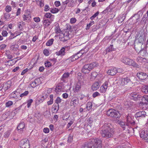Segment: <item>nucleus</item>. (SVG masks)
<instances>
[{"label": "nucleus", "mask_w": 148, "mask_h": 148, "mask_svg": "<svg viewBox=\"0 0 148 148\" xmlns=\"http://www.w3.org/2000/svg\"><path fill=\"white\" fill-rule=\"evenodd\" d=\"M102 136L106 138L112 137L114 131L112 125L109 123H105L100 129Z\"/></svg>", "instance_id": "obj_1"}, {"label": "nucleus", "mask_w": 148, "mask_h": 148, "mask_svg": "<svg viewBox=\"0 0 148 148\" xmlns=\"http://www.w3.org/2000/svg\"><path fill=\"white\" fill-rule=\"evenodd\" d=\"M82 148H102L101 140L97 138L91 139L89 142L83 144Z\"/></svg>", "instance_id": "obj_2"}, {"label": "nucleus", "mask_w": 148, "mask_h": 148, "mask_svg": "<svg viewBox=\"0 0 148 148\" xmlns=\"http://www.w3.org/2000/svg\"><path fill=\"white\" fill-rule=\"evenodd\" d=\"M98 65L96 62L85 64L82 69V72L84 74L88 73L92 69L97 66Z\"/></svg>", "instance_id": "obj_3"}, {"label": "nucleus", "mask_w": 148, "mask_h": 148, "mask_svg": "<svg viewBox=\"0 0 148 148\" xmlns=\"http://www.w3.org/2000/svg\"><path fill=\"white\" fill-rule=\"evenodd\" d=\"M107 115L114 119L119 118L121 115L119 111L114 109H110L107 112Z\"/></svg>", "instance_id": "obj_4"}, {"label": "nucleus", "mask_w": 148, "mask_h": 148, "mask_svg": "<svg viewBox=\"0 0 148 148\" xmlns=\"http://www.w3.org/2000/svg\"><path fill=\"white\" fill-rule=\"evenodd\" d=\"M21 91L20 89H17L16 91L14 92V93L13 94V97L16 98H18V97L19 96L20 97H23L29 94V91H26L20 94V92H19Z\"/></svg>", "instance_id": "obj_5"}, {"label": "nucleus", "mask_w": 148, "mask_h": 148, "mask_svg": "<svg viewBox=\"0 0 148 148\" xmlns=\"http://www.w3.org/2000/svg\"><path fill=\"white\" fill-rule=\"evenodd\" d=\"M20 144L21 148H30V144L29 141L27 139L21 140Z\"/></svg>", "instance_id": "obj_6"}, {"label": "nucleus", "mask_w": 148, "mask_h": 148, "mask_svg": "<svg viewBox=\"0 0 148 148\" xmlns=\"http://www.w3.org/2000/svg\"><path fill=\"white\" fill-rule=\"evenodd\" d=\"M145 34L144 30L142 29L137 33L136 36V37L142 41L144 40Z\"/></svg>", "instance_id": "obj_7"}, {"label": "nucleus", "mask_w": 148, "mask_h": 148, "mask_svg": "<svg viewBox=\"0 0 148 148\" xmlns=\"http://www.w3.org/2000/svg\"><path fill=\"white\" fill-rule=\"evenodd\" d=\"M133 94H131L132 97L131 99H133L135 101H139V102H143L145 101L146 100V96H144L139 97L138 96H136V95L133 96Z\"/></svg>", "instance_id": "obj_8"}, {"label": "nucleus", "mask_w": 148, "mask_h": 148, "mask_svg": "<svg viewBox=\"0 0 148 148\" xmlns=\"http://www.w3.org/2000/svg\"><path fill=\"white\" fill-rule=\"evenodd\" d=\"M137 76L140 79L145 80L147 77L148 75L145 73L140 72L137 73Z\"/></svg>", "instance_id": "obj_9"}, {"label": "nucleus", "mask_w": 148, "mask_h": 148, "mask_svg": "<svg viewBox=\"0 0 148 148\" xmlns=\"http://www.w3.org/2000/svg\"><path fill=\"white\" fill-rule=\"evenodd\" d=\"M126 119L127 121L126 123L129 127L130 126V125H134L135 122L132 120L131 116L128 115L127 116Z\"/></svg>", "instance_id": "obj_10"}, {"label": "nucleus", "mask_w": 148, "mask_h": 148, "mask_svg": "<svg viewBox=\"0 0 148 148\" xmlns=\"http://www.w3.org/2000/svg\"><path fill=\"white\" fill-rule=\"evenodd\" d=\"M122 61L123 63L130 66H131L132 64H133L132 63H134L133 60L127 58H124Z\"/></svg>", "instance_id": "obj_11"}, {"label": "nucleus", "mask_w": 148, "mask_h": 148, "mask_svg": "<svg viewBox=\"0 0 148 148\" xmlns=\"http://www.w3.org/2000/svg\"><path fill=\"white\" fill-rule=\"evenodd\" d=\"M121 84L122 85H125L128 83L130 82L131 80L130 79L127 77L125 78H122L121 79Z\"/></svg>", "instance_id": "obj_12"}, {"label": "nucleus", "mask_w": 148, "mask_h": 148, "mask_svg": "<svg viewBox=\"0 0 148 148\" xmlns=\"http://www.w3.org/2000/svg\"><path fill=\"white\" fill-rule=\"evenodd\" d=\"M117 122L122 128L123 130H125L126 128L127 129L129 127L126 123H125L124 122L118 120Z\"/></svg>", "instance_id": "obj_13"}, {"label": "nucleus", "mask_w": 148, "mask_h": 148, "mask_svg": "<svg viewBox=\"0 0 148 148\" xmlns=\"http://www.w3.org/2000/svg\"><path fill=\"white\" fill-rule=\"evenodd\" d=\"M145 16L146 14L144 15L140 21L138 22V24L140 26L142 25L144 27V25H145L148 20L147 17H146Z\"/></svg>", "instance_id": "obj_14"}, {"label": "nucleus", "mask_w": 148, "mask_h": 148, "mask_svg": "<svg viewBox=\"0 0 148 148\" xmlns=\"http://www.w3.org/2000/svg\"><path fill=\"white\" fill-rule=\"evenodd\" d=\"M108 83L107 82H106L100 88V91L101 93H105L106 90L108 87Z\"/></svg>", "instance_id": "obj_15"}, {"label": "nucleus", "mask_w": 148, "mask_h": 148, "mask_svg": "<svg viewBox=\"0 0 148 148\" xmlns=\"http://www.w3.org/2000/svg\"><path fill=\"white\" fill-rule=\"evenodd\" d=\"M146 112L144 111H140L137 112L135 115V117L137 118L139 117H145L146 115Z\"/></svg>", "instance_id": "obj_16"}, {"label": "nucleus", "mask_w": 148, "mask_h": 148, "mask_svg": "<svg viewBox=\"0 0 148 148\" xmlns=\"http://www.w3.org/2000/svg\"><path fill=\"white\" fill-rule=\"evenodd\" d=\"M22 17L24 21H26L28 23H29L31 22V14H29L26 15L24 14L22 16Z\"/></svg>", "instance_id": "obj_17"}, {"label": "nucleus", "mask_w": 148, "mask_h": 148, "mask_svg": "<svg viewBox=\"0 0 148 148\" xmlns=\"http://www.w3.org/2000/svg\"><path fill=\"white\" fill-rule=\"evenodd\" d=\"M117 72V69L116 68H114L109 70L107 73L108 75L112 76L115 75Z\"/></svg>", "instance_id": "obj_18"}, {"label": "nucleus", "mask_w": 148, "mask_h": 148, "mask_svg": "<svg viewBox=\"0 0 148 148\" xmlns=\"http://www.w3.org/2000/svg\"><path fill=\"white\" fill-rule=\"evenodd\" d=\"M55 54L58 56H63L65 54V48L62 47L61 49L58 51L56 52Z\"/></svg>", "instance_id": "obj_19"}, {"label": "nucleus", "mask_w": 148, "mask_h": 148, "mask_svg": "<svg viewBox=\"0 0 148 148\" xmlns=\"http://www.w3.org/2000/svg\"><path fill=\"white\" fill-rule=\"evenodd\" d=\"M78 53L75 54L74 55L72 56L71 57L67 59V60H71V62L74 61L78 59L80 57L78 55Z\"/></svg>", "instance_id": "obj_20"}, {"label": "nucleus", "mask_w": 148, "mask_h": 148, "mask_svg": "<svg viewBox=\"0 0 148 148\" xmlns=\"http://www.w3.org/2000/svg\"><path fill=\"white\" fill-rule=\"evenodd\" d=\"M140 137L144 140H145L148 137L147 132L144 130L140 134Z\"/></svg>", "instance_id": "obj_21"}, {"label": "nucleus", "mask_w": 148, "mask_h": 148, "mask_svg": "<svg viewBox=\"0 0 148 148\" xmlns=\"http://www.w3.org/2000/svg\"><path fill=\"white\" fill-rule=\"evenodd\" d=\"M25 127V123L21 121L18 125L17 128L19 132L23 131V130Z\"/></svg>", "instance_id": "obj_22"}, {"label": "nucleus", "mask_w": 148, "mask_h": 148, "mask_svg": "<svg viewBox=\"0 0 148 148\" xmlns=\"http://www.w3.org/2000/svg\"><path fill=\"white\" fill-rule=\"evenodd\" d=\"M100 85L98 82H95L92 85L91 89L93 91L97 90L99 88Z\"/></svg>", "instance_id": "obj_23"}, {"label": "nucleus", "mask_w": 148, "mask_h": 148, "mask_svg": "<svg viewBox=\"0 0 148 148\" xmlns=\"http://www.w3.org/2000/svg\"><path fill=\"white\" fill-rule=\"evenodd\" d=\"M10 84V83L8 84V83H6L3 84V91H4V92H5L6 90L9 88L11 86Z\"/></svg>", "instance_id": "obj_24"}, {"label": "nucleus", "mask_w": 148, "mask_h": 148, "mask_svg": "<svg viewBox=\"0 0 148 148\" xmlns=\"http://www.w3.org/2000/svg\"><path fill=\"white\" fill-rule=\"evenodd\" d=\"M40 81V80L39 78L36 79L34 82H31V86L33 88L36 87V85L34 84V83H36V85H38L39 84Z\"/></svg>", "instance_id": "obj_25"}, {"label": "nucleus", "mask_w": 148, "mask_h": 148, "mask_svg": "<svg viewBox=\"0 0 148 148\" xmlns=\"http://www.w3.org/2000/svg\"><path fill=\"white\" fill-rule=\"evenodd\" d=\"M58 102H56L53 106L52 110L55 112H57L59 109Z\"/></svg>", "instance_id": "obj_26"}, {"label": "nucleus", "mask_w": 148, "mask_h": 148, "mask_svg": "<svg viewBox=\"0 0 148 148\" xmlns=\"http://www.w3.org/2000/svg\"><path fill=\"white\" fill-rule=\"evenodd\" d=\"M81 84L80 82L79 81L77 83L75 89H74V91L78 92L80 90Z\"/></svg>", "instance_id": "obj_27"}, {"label": "nucleus", "mask_w": 148, "mask_h": 148, "mask_svg": "<svg viewBox=\"0 0 148 148\" xmlns=\"http://www.w3.org/2000/svg\"><path fill=\"white\" fill-rule=\"evenodd\" d=\"M140 55L143 57H145L148 56V53L146 52L145 49H143L140 50L139 52Z\"/></svg>", "instance_id": "obj_28"}, {"label": "nucleus", "mask_w": 148, "mask_h": 148, "mask_svg": "<svg viewBox=\"0 0 148 148\" xmlns=\"http://www.w3.org/2000/svg\"><path fill=\"white\" fill-rule=\"evenodd\" d=\"M69 73L68 72L64 73L61 78V80L64 82L65 81V79L68 78L69 77Z\"/></svg>", "instance_id": "obj_29"}, {"label": "nucleus", "mask_w": 148, "mask_h": 148, "mask_svg": "<svg viewBox=\"0 0 148 148\" xmlns=\"http://www.w3.org/2000/svg\"><path fill=\"white\" fill-rule=\"evenodd\" d=\"M43 22L44 25L46 27L48 26L51 23V22L49 19H46L45 18H43Z\"/></svg>", "instance_id": "obj_30"}, {"label": "nucleus", "mask_w": 148, "mask_h": 148, "mask_svg": "<svg viewBox=\"0 0 148 148\" xmlns=\"http://www.w3.org/2000/svg\"><path fill=\"white\" fill-rule=\"evenodd\" d=\"M141 91L145 94L148 93V85L143 86L142 87Z\"/></svg>", "instance_id": "obj_31"}, {"label": "nucleus", "mask_w": 148, "mask_h": 148, "mask_svg": "<svg viewBox=\"0 0 148 148\" xmlns=\"http://www.w3.org/2000/svg\"><path fill=\"white\" fill-rule=\"evenodd\" d=\"M63 39L62 41L64 42H66L69 39V34L68 33H66L64 34ZM63 39V38H62Z\"/></svg>", "instance_id": "obj_32"}, {"label": "nucleus", "mask_w": 148, "mask_h": 148, "mask_svg": "<svg viewBox=\"0 0 148 148\" xmlns=\"http://www.w3.org/2000/svg\"><path fill=\"white\" fill-rule=\"evenodd\" d=\"M146 59L141 57H138L136 59L137 62L139 63H142L145 61Z\"/></svg>", "instance_id": "obj_33"}, {"label": "nucleus", "mask_w": 148, "mask_h": 148, "mask_svg": "<svg viewBox=\"0 0 148 148\" xmlns=\"http://www.w3.org/2000/svg\"><path fill=\"white\" fill-rule=\"evenodd\" d=\"M106 50L107 52H110V51H115V49L113 47V45H111L106 49Z\"/></svg>", "instance_id": "obj_34"}, {"label": "nucleus", "mask_w": 148, "mask_h": 148, "mask_svg": "<svg viewBox=\"0 0 148 148\" xmlns=\"http://www.w3.org/2000/svg\"><path fill=\"white\" fill-rule=\"evenodd\" d=\"M10 47L12 51H14V49H15L16 51H17V49L18 48V46L17 44H14L11 45Z\"/></svg>", "instance_id": "obj_35"}, {"label": "nucleus", "mask_w": 148, "mask_h": 148, "mask_svg": "<svg viewBox=\"0 0 148 148\" xmlns=\"http://www.w3.org/2000/svg\"><path fill=\"white\" fill-rule=\"evenodd\" d=\"M54 41V39L53 38H51L47 42L46 45L48 46H51L53 43Z\"/></svg>", "instance_id": "obj_36"}, {"label": "nucleus", "mask_w": 148, "mask_h": 148, "mask_svg": "<svg viewBox=\"0 0 148 148\" xmlns=\"http://www.w3.org/2000/svg\"><path fill=\"white\" fill-rule=\"evenodd\" d=\"M69 0H66L62 2V7L64 10L65 9L66 6V5L69 3Z\"/></svg>", "instance_id": "obj_37"}, {"label": "nucleus", "mask_w": 148, "mask_h": 148, "mask_svg": "<svg viewBox=\"0 0 148 148\" xmlns=\"http://www.w3.org/2000/svg\"><path fill=\"white\" fill-rule=\"evenodd\" d=\"M133 64H132L131 66H133L134 67H135L137 70H139L140 69V66H139L137 63L136 62H135L134 61V63H133Z\"/></svg>", "instance_id": "obj_38"}, {"label": "nucleus", "mask_w": 148, "mask_h": 148, "mask_svg": "<svg viewBox=\"0 0 148 148\" xmlns=\"http://www.w3.org/2000/svg\"><path fill=\"white\" fill-rule=\"evenodd\" d=\"M62 86L57 85L55 89V91L56 92H60L62 90Z\"/></svg>", "instance_id": "obj_39"}, {"label": "nucleus", "mask_w": 148, "mask_h": 148, "mask_svg": "<svg viewBox=\"0 0 148 148\" xmlns=\"http://www.w3.org/2000/svg\"><path fill=\"white\" fill-rule=\"evenodd\" d=\"M43 115L45 117L49 118V115H50V112L49 110H46L45 112L43 113Z\"/></svg>", "instance_id": "obj_40"}, {"label": "nucleus", "mask_w": 148, "mask_h": 148, "mask_svg": "<svg viewBox=\"0 0 148 148\" xmlns=\"http://www.w3.org/2000/svg\"><path fill=\"white\" fill-rule=\"evenodd\" d=\"M59 10L57 8H51L50 11L52 13H55L59 11Z\"/></svg>", "instance_id": "obj_41"}, {"label": "nucleus", "mask_w": 148, "mask_h": 148, "mask_svg": "<svg viewBox=\"0 0 148 148\" xmlns=\"http://www.w3.org/2000/svg\"><path fill=\"white\" fill-rule=\"evenodd\" d=\"M94 23V22L93 21H91L90 22V23L87 24L86 27V30L89 29L90 27Z\"/></svg>", "instance_id": "obj_42"}, {"label": "nucleus", "mask_w": 148, "mask_h": 148, "mask_svg": "<svg viewBox=\"0 0 148 148\" xmlns=\"http://www.w3.org/2000/svg\"><path fill=\"white\" fill-rule=\"evenodd\" d=\"M55 31V33L57 34L60 33L61 32L60 28L58 25L56 27Z\"/></svg>", "instance_id": "obj_43"}, {"label": "nucleus", "mask_w": 148, "mask_h": 148, "mask_svg": "<svg viewBox=\"0 0 148 148\" xmlns=\"http://www.w3.org/2000/svg\"><path fill=\"white\" fill-rule=\"evenodd\" d=\"M12 8L9 5H7L5 8V10L7 12H9L11 11Z\"/></svg>", "instance_id": "obj_44"}, {"label": "nucleus", "mask_w": 148, "mask_h": 148, "mask_svg": "<svg viewBox=\"0 0 148 148\" xmlns=\"http://www.w3.org/2000/svg\"><path fill=\"white\" fill-rule=\"evenodd\" d=\"M92 105V102H88L86 106L87 109L88 110H89L91 108Z\"/></svg>", "instance_id": "obj_45"}, {"label": "nucleus", "mask_w": 148, "mask_h": 148, "mask_svg": "<svg viewBox=\"0 0 148 148\" xmlns=\"http://www.w3.org/2000/svg\"><path fill=\"white\" fill-rule=\"evenodd\" d=\"M52 15V14L50 13H47L44 15L43 18H49Z\"/></svg>", "instance_id": "obj_46"}, {"label": "nucleus", "mask_w": 148, "mask_h": 148, "mask_svg": "<svg viewBox=\"0 0 148 148\" xmlns=\"http://www.w3.org/2000/svg\"><path fill=\"white\" fill-rule=\"evenodd\" d=\"M99 12L98 11L96 13H95L90 18L91 20H93L95 17L97 16L99 14Z\"/></svg>", "instance_id": "obj_47"}, {"label": "nucleus", "mask_w": 148, "mask_h": 148, "mask_svg": "<svg viewBox=\"0 0 148 148\" xmlns=\"http://www.w3.org/2000/svg\"><path fill=\"white\" fill-rule=\"evenodd\" d=\"M45 66L46 67H49L51 66V63L49 61L46 62L45 63Z\"/></svg>", "instance_id": "obj_48"}, {"label": "nucleus", "mask_w": 148, "mask_h": 148, "mask_svg": "<svg viewBox=\"0 0 148 148\" xmlns=\"http://www.w3.org/2000/svg\"><path fill=\"white\" fill-rule=\"evenodd\" d=\"M43 53L46 56H48L49 55V51L48 50L45 49L43 50Z\"/></svg>", "instance_id": "obj_49"}, {"label": "nucleus", "mask_w": 148, "mask_h": 148, "mask_svg": "<svg viewBox=\"0 0 148 148\" xmlns=\"http://www.w3.org/2000/svg\"><path fill=\"white\" fill-rule=\"evenodd\" d=\"M8 33L5 30L3 31L2 32V35L3 37H6Z\"/></svg>", "instance_id": "obj_50"}, {"label": "nucleus", "mask_w": 148, "mask_h": 148, "mask_svg": "<svg viewBox=\"0 0 148 148\" xmlns=\"http://www.w3.org/2000/svg\"><path fill=\"white\" fill-rule=\"evenodd\" d=\"M100 94L98 92H96L92 94V97L95 98L97 96H100Z\"/></svg>", "instance_id": "obj_51"}, {"label": "nucleus", "mask_w": 148, "mask_h": 148, "mask_svg": "<svg viewBox=\"0 0 148 148\" xmlns=\"http://www.w3.org/2000/svg\"><path fill=\"white\" fill-rule=\"evenodd\" d=\"M73 136L71 135V134L69 135V136L68 138V142L69 143H71L73 141Z\"/></svg>", "instance_id": "obj_52"}, {"label": "nucleus", "mask_w": 148, "mask_h": 148, "mask_svg": "<svg viewBox=\"0 0 148 148\" xmlns=\"http://www.w3.org/2000/svg\"><path fill=\"white\" fill-rule=\"evenodd\" d=\"M6 45L5 44H3L0 45V50H3V49L6 47Z\"/></svg>", "instance_id": "obj_53"}, {"label": "nucleus", "mask_w": 148, "mask_h": 148, "mask_svg": "<svg viewBox=\"0 0 148 148\" xmlns=\"http://www.w3.org/2000/svg\"><path fill=\"white\" fill-rule=\"evenodd\" d=\"M10 132L9 131H7V132H5V135H4V136L5 137H8L9 135H10Z\"/></svg>", "instance_id": "obj_54"}, {"label": "nucleus", "mask_w": 148, "mask_h": 148, "mask_svg": "<svg viewBox=\"0 0 148 148\" xmlns=\"http://www.w3.org/2000/svg\"><path fill=\"white\" fill-rule=\"evenodd\" d=\"M76 19L75 18H71L70 19V23H74L76 22Z\"/></svg>", "instance_id": "obj_55"}, {"label": "nucleus", "mask_w": 148, "mask_h": 148, "mask_svg": "<svg viewBox=\"0 0 148 148\" xmlns=\"http://www.w3.org/2000/svg\"><path fill=\"white\" fill-rule=\"evenodd\" d=\"M34 21L36 23H38L40 21V19L39 17H34Z\"/></svg>", "instance_id": "obj_56"}, {"label": "nucleus", "mask_w": 148, "mask_h": 148, "mask_svg": "<svg viewBox=\"0 0 148 148\" xmlns=\"http://www.w3.org/2000/svg\"><path fill=\"white\" fill-rule=\"evenodd\" d=\"M114 1L111 3L108 7H110L109 8V9H110V10H109V12L111 11L114 8V7H112V6Z\"/></svg>", "instance_id": "obj_57"}, {"label": "nucleus", "mask_w": 148, "mask_h": 148, "mask_svg": "<svg viewBox=\"0 0 148 148\" xmlns=\"http://www.w3.org/2000/svg\"><path fill=\"white\" fill-rule=\"evenodd\" d=\"M54 4L56 7H58L60 5V3L59 1H56L55 2Z\"/></svg>", "instance_id": "obj_58"}, {"label": "nucleus", "mask_w": 148, "mask_h": 148, "mask_svg": "<svg viewBox=\"0 0 148 148\" xmlns=\"http://www.w3.org/2000/svg\"><path fill=\"white\" fill-rule=\"evenodd\" d=\"M73 120L72 119L70 121V122L68 123L67 125L68 128H69L73 124Z\"/></svg>", "instance_id": "obj_59"}, {"label": "nucleus", "mask_w": 148, "mask_h": 148, "mask_svg": "<svg viewBox=\"0 0 148 148\" xmlns=\"http://www.w3.org/2000/svg\"><path fill=\"white\" fill-rule=\"evenodd\" d=\"M13 104V102H6L5 106L6 107H9Z\"/></svg>", "instance_id": "obj_60"}, {"label": "nucleus", "mask_w": 148, "mask_h": 148, "mask_svg": "<svg viewBox=\"0 0 148 148\" xmlns=\"http://www.w3.org/2000/svg\"><path fill=\"white\" fill-rule=\"evenodd\" d=\"M14 36V34L13 33H12L11 34V35L7 39L9 40L12 39L13 38H14V37H13V36Z\"/></svg>", "instance_id": "obj_61"}, {"label": "nucleus", "mask_w": 148, "mask_h": 148, "mask_svg": "<svg viewBox=\"0 0 148 148\" xmlns=\"http://www.w3.org/2000/svg\"><path fill=\"white\" fill-rule=\"evenodd\" d=\"M43 132L45 133H48L49 132V130L47 127L43 129Z\"/></svg>", "instance_id": "obj_62"}, {"label": "nucleus", "mask_w": 148, "mask_h": 148, "mask_svg": "<svg viewBox=\"0 0 148 148\" xmlns=\"http://www.w3.org/2000/svg\"><path fill=\"white\" fill-rule=\"evenodd\" d=\"M45 100L46 101L47 100V98H45L44 96H42L41 97L40 99L39 100V102H40V101H41L42 102H43Z\"/></svg>", "instance_id": "obj_63"}, {"label": "nucleus", "mask_w": 148, "mask_h": 148, "mask_svg": "<svg viewBox=\"0 0 148 148\" xmlns=\"http://www.w3.org/2000/svg\"><path fill=\"white\" fill-rule=\"evenodd\" d=\"M49 9H50L48 5H45V9H44V10L45 11H47L48 10H49Z\"/></svg>", "instance_id": "obj_64"}]
</instances>
